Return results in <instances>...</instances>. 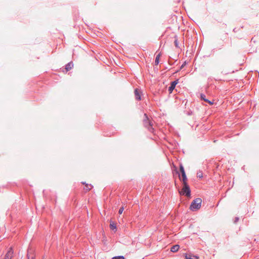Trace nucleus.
Listing matches in <instances>:
<instances>
[{
	"label": "nucleus",
	"instance_id": "1",
	"mask_svg": "<svg viewBox=\"0 0 259 259\" xmlns=\"http://www.w3.org/2000/svg\"><path fill=\"white\" fill-rule=\"evenodd\" d=\"M144 126L151 133L154 134L155 130L153 127V122L152 119H150L147 114H144V118L143 120Z\"/></svg>",
	"mask_w": 259,
	"mask_h": 259
},
{
	"label": "nucleus",
	"instance_id": "2",
	"mask_svg": "<svg viewBox=\"0 0 259 259\" xmlns=\"http://www.w3.org/2000/svg\"><path fill=\"white\" fill-rule=\"evenodd\" d=\"M201 203L202 200L201 198H196L192 202L190 208L192 211H196L201 207Z\"/></svg>",
	"mask_w": 259,
	"mask_h": 259
},
{
	"label": "nucleus",
	"instance_id": "3",
	"mask_svg": "<svg viewBox=\"0 0 259 259\" xmlns=\"http://www.w3.org/2000/svg\"><path fill=\"white\" fill-rule=\"evenodd\" d=\"M182 190L179 191V193L182 195H185L187 197H190L191 195V190L188 184H184L183 185Z\"/></svg>",
	"mask_w": 259,
	"mask_h": 259
},
{
	"label": "nucleus",
	"instance_id": "4",
	"mask_svg": "<svg viewBox=\"0 0 259 259\" xmlns=\"http://www.w3.org/2000/svg\"><path fill=\"white\" fill-rule=\"evenodd\" d=\"M34 251L32 248H29L28 249L27 252V259H34L35 255L33 253Z\"/></svg>",
	"mask_w": 259,
	"mask_h": 259
},
{
	"label": "nucleus",
	"instance_id": "5",
	"mask_svg": "<svg viewBox=\"0 0 259 259\" xmlns=\"http://www.w3.org/2000/svg\"><path fill=\"white\" fill-rule=\"evenodd\" d=\"M141 92L139 89H138L137 88L135 89L134 94H135V98L137 100L140 101L141 100Z\"/></svg>",
	"mask_w": 259,
	"mask_h": 259
},
{
	"label": "nucleus",
	"instance_id": "6",
	"mask_svg": "<svg viewBox=\"0 0 259 259\" xmlns=\"http://www.w3.org/2000/svg\"><path fill=\"white\" fill-rule=\"evenodd\" d=\"M13 250L12 247H10L8 250L5 256V259H11L13 255Z\"/></svg>",
	"mask_w": 259,
	"mask_h": 259
},
{
	"label": "nucleus",
	"instance_id": "7",
	"mask_svg": "<svg viewBox=\"0 0 259 259\" xmlns=\"http://www.w3.org/2000/svg\"><path fill=\"white\" fill-rule=\"evenodd\" d=\"M178 83V80H175L174 81H172L170 84V86L168 88V91L169 93H171L174 89L176 87V85Z\"/></svg>",
	"mask_w": 259,
	"mask_h": 259
},
{
	"label": "nucleus",
	"instance_id": "8",
	"mask_svg": "<svg viewBox=\"0 0 259 259\" xmlns=\"http://www.w3.org/2000/svg\"><path fill=\"white\" fill-rule=\"evenodd\" d=\"M73 67V63L72 62H70L65 65L66 72L71 70Z\"/></svg>",
	"mask_w": 259,
	"mask_h": 259
},
{
	"label": "nucleus",
	"instance_id": "9",
	"mask_svg": "<svg viewBox=\"0 0 259 259\" xmlns=\"http://www.w3.org/2000/svg\"><path fill=\"white\" fill-rule=\"evenodd\" d=\"M177 174H178L179 175V179L181 181H182L183 182V185L184 184H188L187 183V176H184V177H182V179L181 178V177H180V173L178 171H176Z\"/></svg>",
	"mask_w": 259,
	"mask_h": 259
},
{
	"label": "nucleus",
	"instance_id": "10",
	"mask_svg": "<svg viewBox=\"0 0 259 259\" xmlns=\"http://www.w3.org/2000/svg\"><path fill=\"white\" fill-rule=\"evenodd\" d=\"M200 98H201V100L205 101L206 102L208 103L210 105H212L213 104V102H211L210 101H209V100H207V99H206V96L203 94H200Z\"/></svg>",
	"mask_w": 259,
	"mask_h": 259
},
{
	"label": "nucleus",
	"instance_id": "11",
	"mask_svg": "<svg viewBox=\"0 0 259 259\" xmlns=\"http://www.w3.org/2000/svg\"><path fill=\"white\" fill-rule=\"evenodd\" d=\"M185 259H198V257L192 254H186Z\"/></svg>",
	"mask_w": 259,
	"mask_h": 259
},
{
	"label": "nucleus",
	"instance_id": "12",
	"mask_svg": "<svg viewBox=\"0 0 259 259\" xmlns=\"http://www.w3.org/2000/svg\"><path fill=\"white\" fill-rule=\"evenodd\" d=\"M180 248V246L179 245H173L170 249V251L173 252H176L177 251H178L179 249Z\"/></svg>",
	"mask_w": 259,
	"mask_h": 259
},
{
	"label": "nucleus",
	"instance_id": "13",
	"mask_svg": "<svg viewBox=\"0 0 259 259\" xmlns=\"http://www.w3.org/2000/svg\"><path fill=\"white\" fill-rule=\"evenodd\" d=\"M180 170L182 174V177L186 176L184 167L182 164L180 165Z\"/></svg>",
	"mask_w": 259,
	"mask_h": 259
},
{
	"label": "nucleus",
	"instance_id": "14",
	"mask_svg": "<svg viewBox=\"0 0 259 259\" xmlns=\"http://www.w3.org/2000/svg\"><path fill=\"white\" fill-rule=\"evenodd\" d=\"M93 188V186L91 184H86L84 190L87 192L91 190Z\"/></svg>",
	"mask_w": 259,
	"mask_h": 259
},
{
	"label": "nucleus",
	"instance_id": "15",
	"mask_svg": "<svg viewBox=\"0 0 259 259\" xmlns=\"http://www.w3.org/2000/svg\"><path fill=\"white\" fill-rule=\"evenodd\" d=\"M161 56V53H159L156 57L155 60V65H157L159 63V58Z\"/></svg>",
	"mask_w": 259,
	"mask_h": 259
},
{
	"label": "nucleus",
	"instance_id": "16",
	"mask_svg": "<svg viewBox=\"0 0 259 259\" xmlns=\"http://www.w3.org/2000/svg\"><path fill=\"white\" fill-rule=\"evenodd\" d=\"M174 44H175V46L176 48H179L178 39V37L177 36H175V37Z\"/></svg>",
	"mask_w": 259,
	"mask_h": 259
},
{
	"label": "nucleus",
	"instance_id": "17",
	"mask_svg": "<svg viewBox=\"0 0 259 259\" xmlns=\"http://www.w3.org/2000/svg\"><path fill=\"white\" fill-rule=\"evenodd\" d=\"M112 259H125L124 257L122 255L116 256L112 257Z\"/></svg>",
	"mask_w": 259,
	"mask_h": 259
},
{
	"label": "nucleus",
	"instance_id": "18",
	"mask_svg": "<svg viewBox=\"0 0 259 259\" xmlns=\"http://www.w3.org/2000/svg\"><path fill=\"white\" fill-rule=\"evenodd\" d=\"M110 228L111 229L114 230V229H116V226L114 224H110Z\"/></svg>",
	"mask_w": 259,
	"mask_h": 259
},
{
	"label": "nucleus",
	"instance_id": "19",
	"mask_svg": "<svg viewBox=\"0 0 259 259\" xmlns=\"http://www.w3.org/2000/svg\"><path fill=\"white\" fill-rule=\"evenodd\" d=\"M123 210H124V207L123 206L121 207L118 210L119 214H121L122 213Z\"/></svg>",
	"mask_w": 259,
	"mask_h": 259
},
{
	"label": "nucleus",
	"instance_id": "20",
	"mask_svg": "<svg viewBox=\"0 0 259 259\" xmlns=\"http://www.w3.org/2000/svg\"><path fill=\"white\" fill-rule=\"evenodd\" d=\"M239 220V218L238 217H235L234 220V223L236 224Z\"/></svg>",
	"mask_w": 259,
	"mask_h": 259
},
{
	"label": "nucleus",
	"instance_id": "21",
	"mask_svg": "<svg viewBox=\"0 0 259 259\" xmlns=\"http://www.w3.org/2000/svg\"><path fill=\"white\" fill-rule=\"evenodd\" d=\"M186 62H184L183 64L181 65V66L180 67V69H183L184 67V66L186 65Z\"/></svg>",
	"mask_w": 259,
	"mask_h": 259
},
{
	"label": "nucleus",
	"instance_id": "22",
	"mask_svg": "<svg viewBox=\"0 0 259 259\" xmlns=\"http://www.w3.org/2000/svg\"><path fill=\"white\" fill-rule=\"evenodd\" d=\"M197 177L200 178H202V173H200V174L198 173L197 174Z\"/></svg>",
	"mask_w": 259,
	"mask_h": 259
},
{
	"label": "nucleus",
	"instance_id": "23",
	"mask_svg": "<svg viewBox=\"0 0 259 259\" xmlns=\"http://www.w3.org/2000/svg\"><path fill=\"white\" fill-rule=\"evenodd\" d=\"M81 183L83 184V185H84L85 186L86 184H87L85 182H81Z\"/></svg>",
	"mask_w": 259,
	"mask_h": 259
},
{
	"label": "nucleus",
	"instance_id": "24",
	"mask_svg": "<svg viewBox=\"0 0 259 259\" xmlns=\"http://www.w3.org/2000/svg\"><path fill=\"white\" fill-rule=\"evenodd\" d=\"M233 31H234V32H236V28H234V29H233Z\"/></svg>",
	"mask_w": 259,
	"mask_h": 259
}]
</instances>
